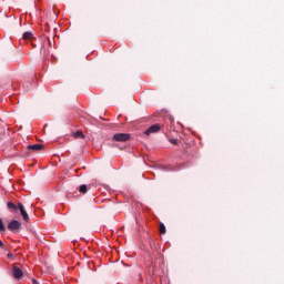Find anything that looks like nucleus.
Returning <instances> with one entry per match:
<instances>
[{"label":"nucleus","mask_w":284,"mask_h":284,"mask_svg":"<svg viewBox=\"0 0 284 284\" xmlns=\"http://www.w3.org/2000/svg\"><path fill=\"white\" fill-rule=\"evenodd\" d=\"M43 148V145L41 144H32L28 146V150H33L34 152H39V150H41Z\"/></svg>","instance_id":"obj_6"},{"label":"nucleus","mask_w":284,"mask_h":284,"mask_svg":"<svg viewBox=\"0 0 284 284\" xmlns=\"http://www.w3.org/2000/svg\"><path fill=\"white\" fill-rule=\"evenodd\" d=\"M7 207L13 214L20 211V214L23 217V221H26V223L30 221V216L28 215V212H26V207H23V204L19 203L17 205L13 202H8Z\"/></svg>","instance_id":"obj_1"},{"label":"nucleus","mask_w":284,"mask_h":284,"mask_svg":"<svg viewBox=\"0 0 284 284\" xmlns=\"http://www.w3.org/2000/svg\"><path fill=\"white\" fill-rule=\"evenodd\" d=\"M0 232H6V225L3 224L2 219H0Z\"/></svg>","instance_id":"obj_10"},{"label":"nucleus","mask_w":284,"mask_h":284,"mask_svg":"<svg viewBox=\"0 0 284 284\" xmlns=\"http://www.w3.org/2000/svg\"><path fill=\"white\" fill-rule=\"evenodd\" d=\"M164 170L166 172H174L176 169L173 165H168V166H164Z\"/></svg>","instance_id":"obj_9"},{"label":"nucleus","mask_w":284,"mask_h":284,"mask_svg":"<svg viewBox=\"0 0 284 284\" xmlns=\"http://www.w3.org/2000/svg\"><path fill=\"white\" fill-rule=\"evenodd\" d=\"M75 136H83V133L78 132V133H75Z\"/></svg>","instance_id":"obj_12"},{"label":"nucleus","mask_w":284,"mask_h":284,"mask_svg":"<svg viewBox=\"0 0 284 284\" xmlns=\"http://www.w3.org/2000/svg\"><path fill=\"white\" fill-rule=\"evenodd\" d=\"M160 130L161 124H153L144 132V134H146V136H150V134H156V132H159Z\"/></svg>","instance_id":"obj_3"},{"label":"nucleus","mask_w":284,"mask_h":284,"mask_svg":"<svg viewBox=\"0 0 284 284\" xmlns=\"http://www.w3.org/2000/svg\"><path fill=\"white\" fill-rule=\"evenodd\" d=\"M79 191H80L82 194H85V193L88 192V185H85V184L80 185Z\"/></svg>","instance_id":"obj_8"},{"label":"nucleus","mask_w":284,"mask_h":284,"mask_svg":"<svg viewBox=\"0 0 284 284\" xmlns=\"http://www.w3.org/2000/svg\"><path fill=\"white\" fill-rule=\"evenodd\" d=\"M32 283H33V284H39V281L32 280Z\"/></svg>","instance_id":"obj_13"},{"label":"nucleus","mask_w":284,"mask_h":284,"mask_svg":"<svg viewBox=\"0 0 284 284\" xmlns=\"http://www.w3.org/2000/svg\"><path fill=\"white\" fill-rule=\"evenodd\" d=\"M21 229V222L13 220L8 224V230H10V232H16V230H20Z\"/></svg>","instance_id":"obj_4"},{"label":"nucleus","mask_w":284,"mask_h":284,"mask_svg":"<svg viewBox=\"0 0 284 284\" xmlns=\"http://www.w3.org/2000/svg\"><path fill=\"white\" fill-rule=\"evenodd\" d=\"M160 234H165V224L160 225Z\"/></svg>","instance_id":"obj_11"},{"label":"nucleus","mask_w":284,"mask_h":284,"mask_svg":"<svg viewBox=\"0 0 284 284\" xmlns=\"http://www.w3.org/2000/svg\"><path fill=\"white\" fill-rule=\"evenodd\" d=\"M12 276L16 280L23 278V271L19 266H13Z\"/></svg>","instance_id":"obj_5"},{"label":"nucleus","mask_w":284,"mask_h":284,"mask_svg":"<svg viewBox=\"0 0 284 284\" xmlns=\"http://www.w3.org/2000/svg\"><path fill=\"white\" fill-rule=\"evenodd\" d=\"M23 39H24V41H31L32 32H30V31L24 32L23 33Z\"/></svg>","instance_id":"obj_7"},{"label":"nucleus","mask_w":284,"mask_h":284,"mask_svg":"<svg viewBox=\"0 0 284 284\" xmlns=\"http://www.w3.org/2000/svg\"><path fill=\"white\" fill-rule=\"evenodd\" d=\"M0 247H3V242L0 240Z\"/></svg>","instance_id":"obj_14"},{"label":"nucleus","mask_w":284,"mask_h":284,"mask_svg":"<svg viewBox=\"0 0 284 284\" xmlns=\"http://www.w3.org/2000/svg\"><path fill=\"white\" fill-rule=\"evenodd\" d=\"M113 140L119 141V142L130 141V134L129 133H116L113 135Z\"/></svg>","instance_id":"obj_2"}]
</instances>
